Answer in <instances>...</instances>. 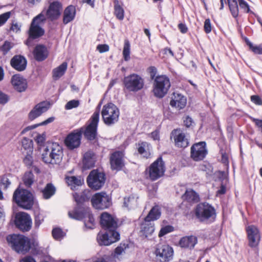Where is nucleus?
<instances>
[{
  "label": "nucleus",
  "instance_id": "cd10ccee",
  "mask_svg": "<svg viewBox=\"0 0 262 262\" xmlns=\"http://www.w3.org/2000/svg\"><path fill=\"white\" fill-rule=\"evenodd\" d=\"M42 13L43 12L34 18V39L40 37L44 34L45 31L42 28L41 24H38L45 20V16Z\"/></svg>",
  "mask_w": 262,
  "mask_h": 262
},
{
  "label": "nucleus",
  "instance_id": "37998d69",
  "mask_svg": "<svg viewBox=\"0 0 262 262\" xmlns=\"http://www.w3.org/2000/svg\"><path fill=\"white\" fill-rule=\"evenodd\" d=\"M185 199L188 201H198L199 196L195 191L192 189L187 190L184 195Z\"/></svg>",
  "mask_w": 262,
  "mask_h": 262
},
{
  "label": "nucleus",
  "instance_id": "0e129e2a",
  "mask_svg": "<svg viewBox=\"0 0 262 262\" xmlns=\"http://www.w3.org/2000/svg\"><path fill=\"white\" fill-rule=\"evenodd\" d=\"M1 184L6 189L11 184V182L7 177H3L1 180Z\"/></svg>",
  "mask_w": 262,
  "mask_h": 262
},
{
  "label": "nucleus",
  "instance_id": "2f4dec72",
  "mask_svg": "<svg viewBox=\"0 0 262 262\" xmlns=\"http://www.w3.org/2000/svg\"><path fill=\"white\" fill-rule=\"evenodd\" d=\"M138 151L143 157L148 158L152 154L151 146L149 143L143 142L138 144Z\"/></svg>",
  "mask_w": 262,
  "mask_h": 262
},
{
  "label": "nucleus",
  "instance_id": "7c9ffc66",
  "mask_svg": "<svg viewBox=\"0 0 262 262\" xmlns=\"http://www.w3.org/2000/svg\"><path fill=\"white\" fill-rule=\"evenodd\" d=\"M197 243V238L194 236H188L182 237L180 242L179 245L182 248H192Z\"/></svg>",
  "mask_w": 262,
  "mask_h": 262
},
{
  "label": "nucleus",
  "instance_id": "ea45409f",
  "mask_svg": "<svg viewBox=\"0 0 262 262\" xmlns=\"http://www.w3.org/2000/svg\"><path fill=\"white\" fill-rule=\"evenodd\" d=\"M114 14L119 20H123L124 16V11L120 5L118 0L114 1Z\"/></svg>",
  "mask_w": 262,
  "mask_h": 262
},
{
  "label": "nucleus",
  "instance_id": "a18cd8bd",
  "mask_svg": "<svg viewBox=\"0 0 262 262\" xmlns=\"http://www.w3.org/2000/svg\"><path fill=\"white\" fill-rule=\"evenodd\" d=\"M130 47L129 42L127 40H125L123 50V56L125 61H128L130 59Z\"/></svg>",
  "mask_w": 262,
  "mask_h": 262
},
{
  "label": "nucleus",
  "instance_id": "8fccbe9b",
  "mask_svg": "<svg viewBox=\"0 0 262 262\" xmlns=\"http://www.w3.org/2000/svg\"><path fill=\"white\" fill-rule=\"evenodd\" d=\"M250 49L255 54H262V47L261 46H254L250 41L247 42Z\"/></svg>",
  "mask_w": 262,
  "mask_h": 262
},
{
  "label": "nucleus",
  "instance_id": "f03ea898",
  "mask_svg": "<svg viewBox=\"0 0 262 262\" xmlns=\"http://www.w3.org/2000/svg\"><path fill=\"white\" fill-rule=\"evenodd\" d=\"M13 201L24 209H30L33 206V195L32 193L23 188H17L13 195Z\"/></svg>",
  "mask_w": 262,
  "mask_h": 262
},
{
  "label": "nucleus",
  "instance_id": "de8ad7c7",
  "mask_svg": "<svg viewBox=\"0 0 262 262\" xmlns=\"http://www.w3.org/2000/svg\"><path fill=\"white\" fill-rule=\"evenodd\" d=\"M52 235L57 240H59L64 236V233L60 228H55L52 230Z\"/></svg>",
  "mask_w": 262,
  "mask_h": 262
},
{
  "label": "nucleus",
  "instance_id": "f704fd0d",
  "mask_svg": "<svg viewBox=\"0 0 262 262\" xmlns=\"http://www.w3.org/2000/svg\"><path fill=\"white\" fill-rule=\"evenodd\" d=\"M161 214L159 206L156 205L153 207L144 219L147 221H154L160 218Z\"/></svg>",
  "mask_w": 262,
  "mask_h": 262
},
{
  "label": "nucleus",
  "instance_id": "473e14b6",
  "mask_svg": "<svg viewBox=\"0 0 262 262\" xmlns=\"http://www.w3.org/2000/svg\"><path fill=\"white\" fill-rule=\"evenodd\" d=\"M68 68L66 62L62 63L58 67L54 68L52 71V76L54 80H57L62 77L65 73Z\"/></svg>",
  "mask_w": 262,
  "mask_h": 262
},
{
  "label": "nucleus",
  "instance_id": "393cba45",
  "mask_svg": "<svg viewBox=\"0 0 262 262\" xmlns=\"http://www.w3.org/2000/svg\"><path fill=\"white\" fill-rule=\"evenodd\" d=\"M123 157V152L121 151H116L112 154L110 164L112 169L119 170L122 168L124 165Z\"/></svg>",
  "mask_w": 262,
  "mask_h": 262
},
{
  "label": "nucleus",
  "instance_id": "5fc2aeb1",
  "mask_svg": "<svg viewBox=\"0 0 262 262\" xmlns=\"http://www.w3.org/2000/svg\"><path fill=\"white\" fill-rule=\"evenodd\" d=\"M173 229V227L170 226H167L164 227L162 228L160 230L159 233V236L160 237L163 236L164 235L172 231Z\"/></svg>",
  "mask_w": 262,
  "mask_h": 262
},
{
  "label": "nucleus",
  "instance_id": "f8f14e48",
  "mask_svg": "<svg viewBox=\"0 0 262 262\" xmlns=\"http://www.w3.org/2000/svg\"><path fill=\"white\" fill-rule=\"evenodd\" d=\"M93 206L97 209H104L111 205L110 196L105 192L96 193L91 199Z\"/></svg>",
  "mask_w": 262,
  "mask_h": 262
},
{
  "label": "nucleus",
  "instance_id": "864d4df0",
  "mask_svg": "<svg viewBox=\"0 0 262 262\" xmlns=\"http://www.w3.org/2000/svg\"><path fill=\"white\" fill-rule=\"evenodd\" d=\"M32 150H29V152L24 159L25 164L27 166H31L33 163V157L32 156Z\"/></svg>",
  "mask_w": 262,
  "mask_h": 262
},
{
  "label": "nucleus",
  "instance_id": "7ed1b4c3",
  "mask_svg": "<svg viewBox=\"0 0 262 262\" xmlns=\"http://www.w3.org/2000/svg\"><path fill=\"white\" fill-rule=\"evenodd\" d=\"M171 86L169 79L165 75L157 76L154 81L153 93L158 98H163L168 92Z\"/></svg>",
  "mask_w": 262,
  "mask_h": 262
},
{
  "label": "nucleus",
  "instance_id": "052dcab7",
  "mask_svg": "<svg viewBox=\"0 0 262 262\" xmlns=\"http://www.w3.org/2000/svg\"><path fill=\"white\" fill-rule=\"evenodd\" d=\"M54 119L55 118L54 117H50L40 123L34 124V128H35L40 125H45L48 123H51L54 120Z\"/></svg>",
  "mask_w": 262,
  "mask_h": 262
},
{
  "label": "nucleus",
  "instance_id": "58836bf2",
  "mask_svg": "<svg viewBox=\"0 0 262 262\" xmlns=\"http://www.w3.org/2000/svg\"><path fill=\"white\" fill-rule=\"evenodd\" d=\"M66 182L69 186H70L72 189H75L77 186L82 185L84 181L80 177L71 176L66 177Z\"/></svg>",
  "mask_w": 262,
  "mask_h": 262
},
{
  "label": "nucleus",
  "instance_id": "c9c22d12",
  "mask_svg": "<svg viewBox=\"0 0 262 262\" xmlns=\"http://www.w3.org/2000/svg\"><path fill=\"white\" fill-rule=\"evenodd\" d=\"M95 157L93 152H86L83 156V166L85 168L89 169L92 167L95 164Z\"/></svg>",
  "mask_w": 262,
  "mask_h": 262
},
{
  "label": "nucleus",
  "instance_id": "e433bc0d",
  "mask_svg": "<svg viewBox=\"0 0 262 262\" xmlns=\"http://www.w3.org/2000/svg\"><path fill=\"white\" fill-rule=\"evenodd\" d=\"M50 107V103L48 102H42L36 105L34 108V118L39 116L46 112Z\"/></svg>",
  "mask_w": 262,
  "mask_h": 262
},
{
  "label": "nucleus",
  "instance_id": "2eb2a0df",
  "mask_svg": "<svg viewBox=\"0 0 262 262\" xmlns=\"http://www.w3.org/2000/svg\"><path fill=\"white\" fill-rule=\"evenodd\" d=\"M99 121V112H95L89 121L87 127L83 131L85 137L89 139H94L97 134V128Z\"/></svg>",
  "mask_w": 262,
  "mask_h": 262
},
{
  "label": "nucleus",
  "instance_id": "6e6552de",
  "mask_svg": "<svg viewBox=\"0 0 262 262\" xmlns=\"http://www.w3.org/2000/svg\"><path fill=\"white\" fill-rule=\"evenodd\" d=\"M125 88L129 91L137 92L141 90L144 84L143 79L135 74H131L124 78Z\"/></svg>",
  "mask_w": 262,
  "mask_h": 262
},
{
  "label": "nucleus",
  "instance_id": "5701e85b",
  "mask_svg": "<svg viewBox=\"0 0 262 262\" xmlns=\"http://www.w3.org/2000/svg\"><path fill=\"white\" fill-rule=\"evenodd\" d=\"M11 82L14 89L19 92L25 91L27 88V82L19 74L13 75L11 79Z\"/></svg>",
  "mask_w": 262,
  "mask_h": 262
},
{
  "label": "nucleus",
  "instance_id": "39448f33",
  "mask_svg": "<svg viewBox=\"0 0 262 262\" xmlns=\"http://www.w3.org/2000/svg\"><path fill=\"white\" fill-rule=\"evenodd\" d=\"M70 217L76 220L84 219L85 226L88 228H93L95 220L90 213L89 209H78L69 212Z\"/></svg>",
  "mask_w": 262,
  "mask_h": 262
},
{
  "label": "nucleus",
  "instance_id": "774afa93",
  "mask_svg": "<svg viewBox=\"0 0 262 262\" xmlns=\"http://www.w3.org/2000/svg\"><path fill=\"white\" fill-rule=\"evenodd\" d=\"M251 119L255 123L256 126L262 132V120L253 118H252Z\"/></svg>",
  "mask_w": 262,
  "mask_h": 262
},
{
  "label": "nucleus",
  "instance_id": "4468645a",
  "mask_svg": "<svg viewBox=\"0 0 262 262\" xmlns=\"http://www.w3.org/2000/svg\"><path fill=\"white\" fill-rule=\"evenodd\" d=\"M164 163L161 158L152 163L148 169V175L150 180L155 181L164 175L165 172Z\"/></svg>",
  "mask_w": 262,
  "mask_h": 262
},
{
  "label": "nucleus",
  "instance_id": "aec40b11",
  "mask_svg": "<svg viewBox=\"0 0 262 262\" xmlns=\"http://www.w3.org/2000/svg\"><path fill=\"white\" fill-rule=\"evenodd\" d=\"M72 132L66 138L64 143L70 149H73L79 146L81 142V132Z\"/></svg>",
  "mask_w": 262,
  "mask_h": 262
},
{
  "label": "nucleus",
  "instance_id": "a211bd4d",
  "mask_svg": "<svg viewBox=\"0 0 262 262\" xmlns=\"http://www.w3.org/2000/svg\"><path fill=\"white\" fill-rule=\"evenodd\" d=\"M187 103L186 98L178 93H173L171 97L169 105L174 110L180 111L183 109Z\"/></svg>",
  "mask_w": 262,
  "mask_h": 262
},
{
  "label": "nucleus",
  "instance_id": "603ef678",
  "mask_svg": "<svg viewBox=\"0 0 262 262\" xmlns=\"http://www.w3.org/2000/svg\"><path fill=\"white\" fill-rule=\"evenodd\" d=\"M33 42V20L30 24L29 31V37L26 41V45L28 47H31Z\"/></svg>",
  "mask_w": 262,
  "mask_h": 262
},
{
  "label": "nucleus",
  "instance_id": "4c0bfd02",
  "mask_svg": "<svg viewBox=\"0 0 262 262\" xmlns=\"http://www.w3.org/2000/svg\"><path fill=\"white\" fill-rule=\"evenodd\" d=\"M138 204V196L136 195H132L124 199V206L129 209L134 208Z\"/></svg>",
  "mask_w": 262,
  "mask_h": 262
},
{
  "label": "nucleus",
  "instance_id": "4be33fe9",
  "mask_svg": "<svg viewBox=\"0 0 262 262\" xmlns=\"http://www.w3.org/2000/svg\"><path fill=\"white\" fill-rule=\"evenodd\" d=\"M62 5L58 2H53L51 3L46 14L48 18L53 20L57 19L60 15Z\"/></svg>",
  "mask_w": 262,
  "mask_h": 262
},
{
  "label": "nucleus",
  "instance_id": "20e7f679",
  "mask_svg": "<svg viewBox=\"0 0 262 262\" xmlns=\"http://www.w3.org/2000/svg\"><path fill=\"white\" fill-rule=\"evenodd\" d=\"M101 115L104 123L107 125H111L118 121L120 112L115 104L109 103L103 106Z\"/></svg>",
  "mask_w": 262,
  "mask_h": 262
},
{
  "label": "nucleus",
  "instance_id": "13d9d810",
  "mask_svg": "<svg viewBox=\"0 0 262 262\" xmlns=\"http://www.w3.org/2000/svg\"><path fill=\"white\" fill-rule=\"evenodd\" d=\"M9 100V96L0 91V104L4 105L6 104Z\"/></svg>",
  "mask_w": 262,
  "mask_h": 262
},
{
  "label": "nucleus",
  "instance_id": "79ce46f5",
  "mask_svg": "<svg viewBox=\"0 0 262 262\" xmlns=\"http://www.w3.org/2000/svg\"><path fill=\"white\" fill-rule=\"evenodd\" d=\"M229 9L233 17H236L238 14L237 2L236 0H228Z\"/></svg>",
  "mask_w": 262,
  "mask_h": 262
},
{
  "label": "nucleus",
  "instance_id": "c03bdc74",
  "mask_svg": "<svg viewBox=\"0 0 262 262\" xmlns=\"http://www.w3.org/2000/svg\"><path fill=\"white\" fill-rule=\"evenodd\" d=\"M23 182L26 187L30 188L33 183V173L31 171L26 172L23 178Z\"/></svg>",
  "mask_w": 262,
  "mask_h": 262
},
{
  "label": "nucleus",
  "instance_id": "69168bd1",
  "mask_svg": "<svg viewBox=\"0 0 262 262\" xmlns=\"http://www.w3.org/2000/svg\"><path fill=\"white\" fill-rule=\"evenodd\" d=\"M184 125L187 127H189L192 125L193 124V120L189 116H186L184 120Z\"/></svg>",
  "mask_w": 262,
  "mask_h": 262
},
{
  "label": "nucleus",
  "instance_id": "72a5a7b5",
  "mask_svg": "<svg viewBox=\"0 0 262 262\" xmlns=\"http://www.w3.org/2000/svg\"><path fill=\"white\" fill-rule=\"evenodd\" d=\"M75 8L74 6L71 5L68 6L64 11L63 21L64 24H67L71 21L75 15Z\"/></svg>",
  "mask_w": 262,
  "mask_h": 262
},
{
  "label": "nucleus",
  "instance_id": "c756f323",
  "mask_svg": "<svg viewBox=\"0 0 262 262\" xmlns=\"http://www.w3.org/2000/svg\"><path fill=\"white\" fill-rule=\"evenodd\" d=\"M155 228L154 224L151 222L144 220V222L141 225L140 234L142 236L147 237L151 235L154 232Z\"/></svg>",
  "mask_w": 262,
  "mask_h": 262
},
{
  "label": "nucleus",
  "instance_id": "a878e982",
  "mask_svg": "<svg viewBox=\"0 0 262 262\" xmlns=\"http://www.w3.org/2000/svg\"><path fill=\"white\" fill-rule=\"evenodd\" d=\"M27 60L20 55H15L10 60V65L15 70L21 72L24 71L27 67Z\"/></svg>",
  "mask_w": 262,
  "mask_h": 262
},
{
  "label": "nucleus",
  "instance_id": "f257e3e1",
  "mask_svg": "<svg viewBox=\"0 0 262 262\" xmlns=\"http://www.w3.org/2000/svg\"><path fill=\"white\" fill-rule=\"evenodd\" d=\"M6 239L11 248L17 253L25 254L31 249L30 239L23 235H9Z\"/></svg>",
  "mask_w": 262,
  "mask_h": 262
},
{
  "label": "nucleus",
  "instance_id": "1a4fd4ad",
  "mask_svg": "<svg viewBox=\"0 0 262 262\" xmlns=\"http://www.w3.org/2000/svg\"><path fill=\"white\" fill-rule=\"evenodd\" d=\"M14 223L18 229L23 232H27L31 228L32 219L28 213L19 212L15 214Z\"/></svg>",
  "mask_w": 262,
  "mask_h": 262
},
{
  "label": "nucleus",
  "instance_id": "09e8293b",
  "mask_svg": "<svg viewBox=\"0 0 262 262\" xmlns=\"http://www.w3.org/2000/svg\"><path fill=\"white\" fill-rule=\"evenodd\" d=\"M32 141L31 139L24 137L22 140V146L25 149L32 150L31 147L32 146Z\"/></svg>",
  "mask_w": 262,
  "mask_h": 262
},
{
  "label": "nucleus",
  "instance_id": "0eeeda50",
  "mask_svg": "<svg viewBox=\"0 0 262 262\" xmlns=\"http://www.w3.org/2000/svg\"><path fill=\"white\" fill-rule=\"evenodd\" d=\"M105 175L97 170H92L87 178L88 186L92 189L97 190L100 189L105 183Z\"/></svg>",
  "mask_w": 262,
  "mask_h": 262
},
{
  "label": "nucleus",
  "instance_id": "f3484780",
  "mask_svg": "<svg viewBox=\"0 0 262 262\" xmlns=\"http://www.w3.org/2000/svg\"><path fill=\"white\" fill-rule=\"evenodd\" d=\"M207 154V150L204 142L195 143L191 147V157L194 161L203 160Z\"/></svg>",
  "mask_w": 262,
  "mask_h": 262
},
{
  "label": "nucleus",
  "instance_id": "c85d7f7f",
  "mask_svg": "<svg viewBox=\"0 0 262 262\" xmlns=\"http://www.w3.org/2000/svg\"><path fill=\"white\" fill-rule=\"evenodd\" d=\"M48 55L49 51L47 48L43 45H37L34 48V58L38 61L45 60Z\"/></svg>",
  "mask_w": 262,
  "mask_h": 262
},
{
  "label": "nucleus",
  "instance_id": "9b49d317",
  "mask_svg": "<svg viewBox=\"0 0 262 262\" xmlns=\"http://www.w3.org/2000/svg\"><path fill=\"white\" fill-rule=\"evenodd\" d=\"M105 233H99L97 241L100 245L108 246L120 239V234L116 229H107Z\"/></svg>",
  "mask_w": 262,
  "mask_h": 262
},
{
  "label": "nucleus",
  "instance_id": "b1692460",
  "mask_svg": "<svg viewBox=\"0 0 262 262\" xmlns=\"http://www.w3.org/2000/svg\"><path fill=\"white\" fill-rule=\"evenodd\" d=\"M172 134L176 146L178 147L185 148L188 145L189 141L185 134L180 130H174Z\"/></svg>",
  "mask_w": 262,
  "mask_h": 262
},
{
  "label": "nucleus",
  "instance_id": "680f3d73",
  "mask_svg": "<svg viewBox=\"0 0 262 262\" xmlns=\"http://www.w3.org/2000/svg\"><path fill=\"white\" fill-rule=\"evenodd\" d=\"M97 50L101 53L107 52L109 50V46L107 45H99L97 47Z\"/></svg>",
  "mask_w": 262,
  "mask_h": 262
},
{
  "label": "nucleus",
  "instance_id": "ddd939ff",
  "mask_svg": "<svg viewBox=\"0 0 262 262\" xmlns=\"http://www.w3.org/2000/svg\"><path fill=\"white\" fill-rule=\"evenodd\" d=\"M246 231L248 241V245L251 248L257 247L260 241V233L258 228L254 225H248L246 227Z\"/></svg>",
  "mask_w": 262,
  "mask_h": 262
},
{
  "label": "nucleus",
  "instance_id": "338daca9",
  "mask_svg": "<svg viewBox=\"0 0 262 262\" xmlns=\"http://www.w3.org/2000/svg\"><path fill=\"white\" fill-rule=\"evenodd\" d=\"M239 2V6L242 8L245 9V10L248 12L249 11V8L248 4L244 0H238Z\"/></svg>",
  "mask_w": 262,
  "mask_h": 262
},
{
  "label": "nucleus",
  "instance_id": "4d7b16f0",
  "mask_svg": "<svg viewBox=\"0 0 262 262\" xmlns=\"http://www.w3.org/2000/svg\"><path fill=\"white\" fill-rule=\"evenodd\" d=\"M10 12H7L0 15V27L3 25L10 18Z\"/></svg>",
  "mask_w": 262,
  "mask_h": 262
},
{
  "label": "nucleus",
  "instance_id": "bf43d9fd",
  "mask_svg": "<svg viewBox=\"0 0 262 262\" xmlns=\"http://www.w3.org/2000/svg\"><path fill=\"white\" fill-rule=\"evenodd\" d=\"M204 30L206 33H209L211 31V25L210 20L209 19H206L204 23Z\"/></svg>",
  "mask_w": 262,
  "mask_h": 262
},
{
  "label": "nucleus",
  "instance_id": "412c9836",
  "mask_svg": "<svg viewBox=\"0 0 262 262\" xmlns=\"http://www.w3.org/2000/svg\"><path fill=\"white\" fill-rule=\"evenodd\" d=\"M37 151L39 152L41 159L45 163L52 165V143L37 147Z\"/></svg>",
  "mask_w": 262,
  "mask_h": 262
},
{
  "label": "nucleus",
  "instance_id": "6e6d98bb",
  "mask_svg": "<svg viewBox=\"0 0 262 262\" xmlns=\"http://www.w3.org/2000/svg\"><path fill=\"white\" fill-rule=\"evenodd\" d=\"M46 139V135L45 133L42 135H39L37 136L36 141L38 144V147L42 146H46L44 144Z\"/></svg>",
  "mask_w": 262,
  "mask_h": 262
},
{
  "label": "nucleus",
  "instance_id": "3c124183",
  "mask_svg": "<svg viewBox=\"0 0 262 262\" xmlns=\"http://www.w3.org/2000/svg\"><path fill=\"white\" fill-rule=\"evenodd\" d=\"M79 105V101L77 100L69 101L65 105V108L67 110L77 107Z\"/></svg>",
  "mask_w": 262,
  "mask_h": 262
},
{
  "label": "nucleus",
  "instance_id": "dca6fc26",
  "mask_svg": "<svg viewBox=\"0 0 262 262\" xmlns=\"http://www.w3.org/2000/svg\"><path fill=\"white\" fill-rule=\"evenodd\" d=\"M173 253L172 248L168 245H158L155 252L157 259L161 262L168 261L171 260Z\"/></svg>",
  "mask_w": 262,
  "mask_h": 262
},
{
  "label": "nucleus",
  "instance_id": "e2e57ef3",
  "mask_svg": "<svg viewBox=\"0 0 262 262\" xmlns=\"http://www.w3.org/2000/svg\"><path fill=\"white\" fill-rule=\"evenodd\" d=\"M251 100L256 105H262V100L257 95H253L251 97Z\"/></svg>",
  "mask_w": 262,
  "mask_h": 262
},
{
  "label": "nucleus",
  "instance_id": "6ab92c4d",
  "mask_svg": "<svg viewBox=\"0 0 262 262\" xmlns=\"http://www.w3.org/2000/svg\"><path fill=\"white\" fill-rule=\"evenodd\" d=\"M100 223L106 229H116L118 227L117 221L115 217L106 212L101 215Z\"/></svg>",
  "mask_w": 262,
  "mask_h": 262
},
{
  "label": "nucleus",
  "instance_id": "bb28decb",
  "mask_svg": "<svg viewBox=\"0 0 262 262\" xmlns=\"http://www.w3.org/2000/svg\"><path fill=\"white\" fill-rule=\"evenodd\" d=\"M52 165L59 164L62 161L63 154L61 146L56 143H52Z\"/></svg>",
  "mask_w": 262,
  "mask_h": 262
},
{
  "label": "nucleus",
  "instance_id": "423d86ee",
  "mask_svg": "<svg viewBox=\"0 0 262 262\" xmlns=\"http://www.w3.org/2000/svg\"><path fill=\"white\" fill-rule=\"evenodd\" d=\"M195 215L201 221L212 220L215 217V209L208 204H199L195 209Z\"/></svg>",
  "mask_w": 262,
  "mask_h": 262
},
{
  "label": "nucleus",
  "instance_id": "a19ab883",
  "mask_svg": "<svg viewBox=\"0 0 262 262\" xmlns=\"http://www.w3.org/2000/svg\"><path fill=\"white\" fill-rule=\"evenodd\" d=\"M55 187L52 184H48L42 191L43 198L49 199L55 193Z\"/></svg>",
  "mask_w": 262,
  "mask_h": 262
},
{
  "label": "nucleus",
  "instance_id": "49530a36",
  "mask_svg": "<svg viewBox=\"0 0 262 262\" xmlns=\"http://www.w3.org/2000/svg\"><path fill=\"white\" fill-rule=\"evenodd\" d=\"M13 43L6 41L4 43V44L0 48V51L2 52L3 55L7 54L9 51L13 48Z\"/></svg>",
  "mask_w": 262,
  "mask_h": 262
},
{
  "label": "nucleus",
  "instance_id": "9d476101",
  "mask_svg": "<svg viewBox=\"0 0 262 262\" xmlns=\"http://www.w3.org/2000/svg\"><path fill=\"white\" fill-rule=\"evenodd\" d=\"M105 233H99L97 241L100 245L108 246L120 239V234L116 229H107Z\"/></svg>",
  "mask_w": 262,
  "mask_h": 262
}]
</instances>
